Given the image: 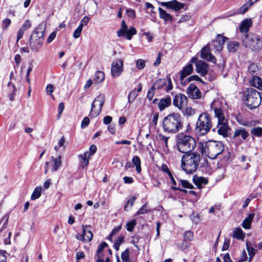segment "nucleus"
<instances>
[{"label": "nucleus", "mask_w": 262, "mask_h": 262, "mask_svg": "<svg viewBox=\"0 0 262 262\" xmlns=\"http://www.w3.org/2000/svg\"><path fill=\"white\" fill-rule=\"evenodd\" d=\"M254 213H250L248 214V216L243 222V227L246 229H250L251 227V224L254 218Z\"/></svg>", "instance_id": "bb28decb"}, {"label": "nucleus", "mask_w": 262, "mask_h": 262, "mask_svg": "<svg viewBox=\"0 0 262 262\" xmlns=\"http://www.w3.org/2000/svg\"><path fill=\"white\" fill-rule=\"evenodd\" d=\"M191 81H198L204 83L203 81L198 76L192 75L186 79V84Z\"/></svg>", "instance_id": "8fccbe9b"}, {"label": "nucleus", "mask_w": 262, "mask_h": 262, "mask_svg": "<svg viewBox=\"0 0 262 262\" xmlns=\"http://www.w3.org/2000/svg\"><path fill=\"white\" fill-rule=\"evenodd\" d=\"M252 21L251 19H246L242 23L239 30L242 33H247L249 30L250 27L252 26Z\"/></svg>", "instance_id": "5701e85b"}, {"label": "nucleus", "mask_w": 262, "mask_h": 262, "mask_svg": "<svg viewBox=\"0 0 262 262\" xmlns=\"http://www.w3.org/2000/svg\"><path fill=\"white\" fill-rule=\"evenodd\" d=\"M249 8V6H247V4L243 5L238 10V12L240 14H244Z\"/></svg>", "instance_id": "680f3d73"}, {"label": "nucleus", "mask_w": 262, "mask_h": 262, "mask_svg": "<svg viewBox=\"0 0 262 262\" xmlns=\"http://www.w3.org/2000/svg\"><path fill=\"white\" fill-rule=\"evenodd\" d=\"M159 11L160 18L163 19L165 21H172L173 19L172 16L169 13H168L165 10L159 7Z\"/></svg>", "instance_id": "a878e982"}, {"label": "nucleus", "mask_w": 262, "mask_h": 262, "mask_svg": "<svg viewBox=\"0 0 262 262\" xmlns=\"http://www.w3.org/2000/svg\"><path fill=\"white\" fill-rule=\"evenodd\" d=\"M123 62L121 59H118L112 63L111 74L113 77L119 76L123 72Z\"/></svg>", "instance_id": "9b49d317"}, {"label": "nucleus", "mask_w": 262, "mask_h": 262, "mask_svg": "<svg viewBox=\"0 0 262 262\" xmlns=\"http://www.w3.org/2000/svg\"><path fill=\"white\" fill-rule=\"evenodd\" d=\"M195 110L192 108L191 107H188L186 108L185 112H184V115L186 116L187 117H190L192 116L195 114Z\"/></svg>", "instance_id": "de8ad7c7"}, {"label": "nucleus", "mask_w": 262, "mask_h": 262, "mask_svg": "<svg viewBox=\"0 0 262 262\" xmlns=\"http://www.w3.org/2000/svg\"><path fill=\"white\" fill-rule=\"evenodd\" d=\"M138 95V94L136 92V89L132 91L128 95V102L130 103L133 102Z\"/></svg>", "instance_id": "37998d69"}, {"label": "nucleus", "mask_w": 262, "mask_h": 262, "mask_svg": "<svg viewBox=\"0 0 262 262\" xmlns=\"http://www.w3.org/2000/svg\"><path fill=\"white\" fill-rule=\"evenodd\" d=\"M104 73L101 71H97L94 75L93 80L94 82L99 84L104 79Z\"/></svg>", "instance_id": "c85d7f7f"}, {"label": "nucleus", "mask_w": 262, "mask_h": 262, "mask_svg": "<svg viewBox=\"0 0 262 262\" xmlns=\"http://www.w3.org/2000/svg\"><path fill=\"white\" fill-rule=\"evenodd\" d=\"M252 84L255 87H257L262 90V79L257 76L253 77Z\"/></svg>", "instance_id": "e433bc0d"}, {"label": "nucleus", "mask_w": 262, "mask_h": 262, "mask_svg": "<svg viewBox=\"0 0 262 262\" xmlns=\"http://www.w3.org/2000/svg\"><path fill=\"white\" fill-rule=\"evenodd\" d=\"M148 211L147 205L145 204L143 205L141 208L136 212V215H139L143 214Z\"/></svg>", "instance_id": "5fc2aeb1"}, {"label": "nucleus", "mask_w": 262, "mask_h": 262, "mask_svg": "<svg viewBox=\"0 0 262 262\" xmlns=\"http://www.w3.org/2000/svg\"><path fill=\"white\" fill-rule=\"evenodd\" d=\"M259 38L256 35L253 34H245L242 37L243 45L247 48H249L252 50H259L260 48L258 46Z\"/></svg>", "instance_id": "6e6552de"}, {"label": "nucleus", "mask_w": 262, "mask_h": 262, "mask_svg": "<svg viewBox=\"0 0 262 262\" xmlns=\"http://www.w3.org/2000/svg\"><path fill=\"white\" fill-rule=\"evenodd\" d=\"M80 158L82 159V161H81V167L82 168H84L88 165L89 163V160L84 157Z\"/></svg>", "instance_id": "69168bd1"}, {"label": "nucleus", "mask_w": 262, "mask_h": 262, "mask_svg": "<svg viewBox=\"0 0 262 262\" xmlns=\"http://www.w3.org/2000/svg\"><path fill=\"white\" fill-rule=\"evenodd\" d=\"M193 237V232L191 231H187L184 234V241H190L192 240Z\"/></svg>", "instance_id": "09e8293b"}, {"label": "nucleus", "mask_w": 262, "mask_h": 262, "mask_svg": "<svg viewBox=\"0 0 262 262\" xmlns=\"http://www.w3.org/2000/svg\"><path fill=\"white\" fill-rule=\"evenodd\" d=\"M155 90L152 88V86L148 90L147 94V98L148 99V100H151L152 99L155 93Z\"/></svg>", "instance_id": "052dcab7"}, {"label": "nucleus", "mask_w": 262, "mask_h": 262, "mask_svg": "<svg viewBox=\"0 0 262 262\" xmlns=\"http://www.w3.org/2000/svg\"><path fill=\"white\" fill-rule=\"evenodd\" d=\"M233 237L238 239H243L245 234L241 228H236L233 232Z\"/></svg>", "instance_id": "f704fd0d"}, {"label": "nucleus", "mask_w": 262, "mask_h": 262, "mask_svg": "<svg viewBox=\"0 0 262 262\" xmlns=\"http://www.w3.org/2000/svg\"><path fill=\"white\" fill-rule=\"evenodd\" d=\"M45 28L39 25L33 31L30 38L29 46L32 52H37L41 48L43 41Z\"/></svg>", "instance_id": "39448f33"}, {"label": "nucleus", "mask_w": 262, "mask_h": 262, "mask_svg": "<svg viewBox=\"0 0 262 262\" xmlns=\"http://www.w3.org/2000/svg\"><path fill=\"white\" fill-rule=\"evenodd\" d=\"M90 123V119L88 117H85L82 120L81 124V127L84 128L88 126Z\"/></svg>", "instance_id": "4d7b16f0"}, {"label": "nucleus", "mask_w": 262, "mask_h": 262, "mask_svg": "<svg viewBox=\"0 0 262 262\" xmlns=\"http://www.w3.org/2000/svg\"><path fill=\"white\" fill-rule=\"evenodd\" d=\"M217 133L219 135L223 136L224 137L228 136L229 131L230 128L228 125L227 120L219 122L217 126Z\"/></svg>", "instance_id": "f3484780"}, {"label": "nucleus", "mask_w": 262, "mask_h": 262, "mask_svg": "<svg viewBox=\"0 0 262 262\" xmlns=\"http://www.w3.org/2000/svg\"><path fill=\"white\" fill-rule=\"evenodd\" d=\"M31 27V23L29 20H26L21 27L20 28L22 30L26 31L29 29Z\"/></svg>", "instance_id": "bf43d9fd"}, {"label": "nucleus", "mask_w": 262, "mask_h": 262, "mask_svg": "<svg viewBox=\"0 0 262 262\" xmlns=\"http://www.w3.org/2000/svg\"><path fill=\"white\" fill-rule=\"evenodd\" d=\"M208 66L204 61L198 60L196 63V71L201 76H205L208 72Z\"/></svg>", "instance_id": "6ab92c4d"}, {"label": "nucleus", "mask_w": 262, "mask_h": 262, "mask_svg": "<svg viewBox=\"0 0 262 262\" xmlns=\"http://www.w3.org/2000/svg\"><path fill=\"white\" fill-rule=\"evenodd\" d=\"M122 262H129V250L127 248L124 252H123L121 255Z\"/></svg>", "instance_id": "c03bdc74"}, {"label": "nucleus", "mask_w": 262, "mask_h": 262, "mask_svg": "<svg viewBox=\"0 0 262 262\" xmlns=\"http://www.w3.org/2000/svg\"><path fill=\"white\" fill-rule=\"evenodd\" d=\"M251 134L256 137H260L262 136V127H256L253 128L251 130Z\"/></svg>", "instance_id": "79ce46f5"}, {"label": "nucleus", "mask_w": 262, "mask_h": 262, "mask_svg": "<svg viewBox=\"0 0 262 262\" xmlns=\"http://www.w3.org/2000/svg\"><path fill=\"white\" fill-rule=\"evenodd\" d=\"M239 47V43L237 41H230L228 43V49L230 52H235Z\"/></svg>", "instance_id": "c9c22d12"}, {"label": "nucleus", "mask_w": 262, "mask_h": 262, "mask_svg": "<svg viewBox=\"0 0 262 262\" xmlns=\"http://www.w3.org/2000/svg\"><path fill=\"white\" fill-rule=\"evenodd\" d=\"M193 182L199 188H201L208 183V180L202 177L193 176Z\"/></svg>", "instance_id": "b1692460"}, {"label": "nucleus", "mask_w": 262, "mask_h": 262, "mask_svg": "<svg viewBox=\"0 0 262 262\" xmlns=\"http://www.w3.org/2000/svg\"><path fill=\"white\" fill-rule=\"evenodd\" d=\"M91 227L90 225L82 226V232L86 242H91L93 237V234L91 231L89 229Z\"/></svg>", "instance_id": "4be33fe9"}, {"label": "nucleus", "mask_w": 262, "mask_h": 262, "mask_svg": "<svg viewBox=\"0 0 262 262\" xmlns=\"http://www.w3.org/2000/svg\"><path fill=\"white\" fill-rule=\"evenodd\" d=\"M166 84V80L165 79H159L155 81L152 86L155 90H159L162 88Z\"/></svg>", "instance_id": "7c9ffc66"}, {"label": "nucleus", "mask_w": 262, "mask_h": 262, "mask_svg": "<svg viewBox=\"0 0 262 262\" xmlns=\"http://www.w3.org/2000/svg\"><path fill=\"white\" fill-rule=\"evenodd\" d=\"M108 246V245L105 242L101 243L100 245H99L96 253V256H97V258H103V249L105 248H106Z\"/></svg>", "instance_id": "cd10ccee"}, {"label": "nucleus", "mask_w": 262, "mask_h": 262, "mask_svg": "<svg viewBox=\"0 0 262 262\" xmlns=\"http://www.w3.org/2000/svg\"><path fill=\"white\" fill-rule=\"evenodd\" d=\"M162 6L165 7L166 8L173 10L177 12L185 7V5L181 3L176 0L171 1L167 2H163Z\"/></svg>", "instance_id": "2eb2a0df"}, {"label": "nucleus", "mask_w": 262, "mask_h": 262, "mask_svg": "<svg viewBox=\"0 0 262 262\" xmlns=\"http://www.w3.org/2000/svg\"><path fill=\"white\" fill-rule=\"evenodd\" d=\"M127 29V26L125 24V22L124 20H123L121 22V28L117 31V34L118 37H121V36H123L125 31Z\"/></svg>", "instance_id": "4c0bfd02"}, {"label": "nucleus", "mask_w": 262, "mask_h": 262, "mask_svg": "<svg viewBox=\"0 0 262 262\" xmlns=\"http://www.w3.org/2000/svg\"><path fill=\"white\" fill-rule=\"evenodd\" d=\"M105 101V97L103 95H99L93 101L92 104L91 110L89 116L91 118H95L101 112Z\"/></svg>", "instance_id": "1a4fd4ad"}, {"label": "nucleus", "mask_w": 262, "mask_h": 262, "mask_svg": "<svg viewBox=\"0 0 262 262\" xmlns=\"http://www.w3.org/2000/svg\"><path fill=\"white\" fill-rule=\"evenodd\" d=\"M180 182L182 186L184 188L188 189H192L193 188V185L187 180H180Z\"/></svg>", "instance_id": "603ef678"}, {"label": "nucleus", "mask_w": 262, "mask_h": 262, "mask_svg": "<svg viewBox=\"0 0 262 262\" xmlns=\"http://www.w3.org/2000/svg\"><path fill=\"white\" fill-rule=\"evenodd\" d=\"M136 225V221L133 220L126 224V229L128 231L132 232Z\"/></svg>", "instance_id": "49530a36"}, {"label": "nucleus", "mask_w": 262, "mask_h": 262, "mask_svg": "<svg viewBox=\"0 0 262 262\" xmlns=\"http://www.w3.org/2000/svg\"><path fill=\"white\" fill-rule=\"evenodd\" d=\"M166 79L168 81V84L167 86H166V91L167 92H168V91L171 90L173 88V86L172 84L171 80L170 77L169 75H168L166 76Z\"/></svg>", "instance_id": "13d9d810"}, {"label": "nucleus", "mask_w": 262, "mask_h": 262, "mask_svg": "<svg viewBox=\"0 0 262 262\" xmlns=\"http://www.w3.org/2000/svg\"><path fill=\"white\" fill-rule=\"evenodd\" d=\"M41 187H37L35 188L31 195V199L32 200H36L40 197L41 195Z\"/></svg>", "instance_id": "a19ab883"}, {"label": "nucleus", "mask_w": 262, "mask_h": 262, "mask_svg": "<svg viewBox=\"0 0 262 262\" xmlns=\"http://www.w3.org/2000/svg\"><path fill=\"white\" fill-rule=\"evenodd\" d=\"M200 148L203 154H205L209 158L215 159L224 150V145L220 141H209L205 145L201 143Z\"/></svg>", "instance_id": "7ed1b4c3"}, {"label": "nucleus", "mask_w": 262, "mask_h": 262, "mask_svg": "<svg viewBox=\"0 0 262 262\" xmlns=\"http://www.w3.org/2000/svg\"><path fill=\"white\" fill-rule=\"evenodd\" d=\"M82 27L81 26H79L76 30L74 31L73 33V37L75 38H78L80 36L81 31L82 30Z\"/></svg>", "instance_id": "3c124183"}, {"label": "nucleus", "mask_w": 262, "mask_h": 262, "mask_svg": "<svg viewBox=\"0 0 262 262\" xmlns=\"http://www.w3.org/2000/svg\"><path fill=\"white\" fill-rule=\"evenodd\" d=\"M186 92L188 97L191 99H200L202 96L201 91L193 83H191L187 88Z\"/></svg>", "instance_id": "ddd939ff"}, {"label": "nucleus", "mask_w": 262, "mask_h": 262, "mask_svg": "<svg viewBox=\"0 0 262 262\" xmlns=\"http://www.w3.org/2000/svg\"><path fill=\"white\" fill-rule=\"evenodd\" d=\"M7 93L10 100L13 101L14 96L16 94V89L15 85L11 82H9L7 84Z\"/></svg>", "instance_id": "412c9836"}, {"label": "nucleus", "mask_w": 262, "mask_h": 262, "mask_svg": "<svg viewBox=\"0 0 262 262\" xmlns=\"http://www.w3.org/2000/svg\"><path fill=\"white\" fill-rule=\"evenodd\" d=\"M133 164L136 166V170L137 172L140 173L141 171V160L138 156H134L132 159Z\"/></svg>", "instance_id": "473e14b6"}, {"label": "nucleus", "mask_w": 262, "mask_h": 262, "mask_svg": "<svg viewBox=\"0 0 262 262\" xmlns=\"http://www.w3.org/2000/svg\"><path fill=\"white\" fill-rule=\"evenodd\" d=\"M246 249L249 256V261H250L256 253V250L251 246L249 242H246Z\"/></svg>", "instance_id": "2f4dec72"}, {"label": "nucleus", "mask_w": 262, "mask_h": 262, "mask_svg": "<svg viewBox=\"0 0 262 262\" xmlns=\"http://www.w3.org/2000/svg\"><path fill=\"white\" fill-rule=\"evenodd\" d=\"M124 242V236L123 235H120L118 237V238L116 239L115 243L120 246Z\"/></svg>", "instance_id": "774afa93"}, {"label": "nucleus", "mask_w": 262, "mask_h": 262, "mask_svg": "<svg viewBox=\"0 0 262 262\" xmlns=\"http://www.w3.org/2000/svg\"><path fill=\"white\" fill-rule=\"evenodd\" d=\"M249 136V134L246 129L240 127L235 129L232 139L237 145H239L243 141L246 140Z\"/></svg>", "instance_id": "9d476101"}, {"label": "nucleus", "mask_w": 262, "mask_h": 262, "mask_svg": "<svg viewBox=\"0 0 262 262\" xmlns=\"http://www.w3.org/2000/svg\"><path fill=\"white\" fill-rule=\"evenodd\" d=\"M8 219V214H5L0 221V232L6 228Z\"/></svg>", "instance_id": "58836bf2"}, {"label": "nucleus", "mask_w": 262, "mask_h": 262, "mask_svg": "<svg viewBox=\"0 0 262 262\" xmlns=\"http://www.w3.org/2000/svg\"><path fill=\"white\" fill-rule=\"evenodd\" d=\"M90 20V18L88 16H84L80 21V25L79 26H81V27H83V26L86 25Z\"/></svg>", "instance_id": "338daca9"}, {"label": "nucleus", "mask_w": 262, "mask_h": 262, "mask_svg": "<svg viewBox=\"0 0 262 262\" xmlns=\"http://www.w3.org/2000/svg\"><path fill=\"white\" fill-rule=\"evenodd\" d=\"M187 102L186 96L182 94L176 95L173 99V104L179 108H181L183 105L186 104Z\"/></svg>", "instance_id": "a211bd4d"}, {"label": "nucleus", "mask_w": 262, "mask_h": 262, "mask_svg": "<svg viewBox=\"0 0 262 262\" xmlns=\"http://www.w3.org/2000/svg\"><path fill=\"white\" fill-rule=\"evenodd\" d=\"M46 91L48 95H51L52 93L54 92L53 85L51 84H48L46 86Z\"/></svg>", "instance_id": "e2e57ef3"}, {"label": "nucleus", "mask_w": 262, "mask_h": 262, "mask_svg": "<svg viewBox=\"0 0 262 262\" xmlns=\"http://www.w3.org/2000/svg\"><path fill=\"white\" fill-rule=\"evenodd\" d=\"M227 37L222 36L221 35H217L215 39L212 40L211 43L209 45L210 47H211L212 49L215 50L216 51H221L223 47V45L225 43Z\"/></svg>", "instance_id": "f8f14e48"}, {"label": "nucleus", "mask_w": 262, "mask_h": 262, "mask_svg": "<svg viewBox=\"0 0 262 262\" xmlns=\"http://www.w3.org/2000/svg\"><path fill=\"white\" fill-rule=\"evenodd\" d=\"M145 61L143 59H139L136 61V67L139 70H142L145 67Z\"/></svg>", "instance_id": "6e6d98bb"}, {"label": "nucleus", "mask_w": 262, "mask_h": 262, "mask_svg": "<svg viewBox=\"0 0 262 262\" xmlns=\"http://www.w3.org/2000/svg\"><path fill=\"white\" fill-rule=\"evenodd\" d=\"M61 156L59 155L57 157L54 158V157H51V160L52 162H53V165L52 166V168L51 170L52 172H55L57 171L58 168L61 166Z\"/></svg>", "instance_id": "393cba45"}, {"label": "nucleus", "mask_w": 262, "mask_h": 262, "mask_svg": "<svg viewBox=\"0 0 262 262\" xmlns=\"http://www.w3.org/2000/svg\"><path fill=\"white\" fill-rule=\"evenodd\" d=\"M196 145L194 139L189 135L180 133L177 136V146L179 151L184 154L190 153Z\"/></svg>", "instance_id": "20e7f679"}, {"label": "nucleus", "mask_w": 262, "mask_h": 262, "mask_svg": "<svg viewBox=\"0 0 262 262\" xmlns=\"http://www.w3.org/2000/svg\"><path fill=\"white\" fill-rule=\"evenodd\" d=\"M11 24V20L9 18L5 19L2 22V27L4 29H6Z\"/></svg>", "instance_id": "0e129e2a"}, {"label": "nucleus", "mask_w": 262, "mask_h": 262, "mask_svg": "<svg viewBox=\"0 0 262 262\" xmlns=\"http://www.w3.org/2000/svg\"><path fill=\"white\" fill-rule=\"evenodd\" d=\"M261 98L258 92L253 88L247 90L245 103L250 108H254L259 106Z\"/></svg>", "instance_id": "0eeeda50"}, {"label": "nucleus", "mask_w": 262, "mask_h": 262, "mask_svg": "<svg viewBox=\"0 0 262 262\" xmlns=\"http://www.w3.org/2000/svg\"><path fill=\"white\" fill-rule=\"evenodd\" d=\"M193 71V67L191 63H189L188 65L184 67L182 70L180 72V80L181 83L182 85L186 84V79L185 77L188 75L191 74Z\"/></svg>", "instance_id": "dca6fc26"}, {"label": "nucleus", "mask_w": 262, "mask_h": 262, "mask_svg": "<svg viewBox=\"0 0 262 262\" xmlns=\"http://www.w3.org/2000/svg\"><path fill=\"white\" fill-rule=\"evenodd\" d=\"M183 127V121L179 113H172L164 118L163 130L167 133L176 134Z\"/></svg>", "instance_id": "f257e3e1"}, {"label": "nucleus", "mask_w": 262, "mask_h": 262, "mask_svg": "<svg viewBox=\"0 0 262 262\" xmlns=\"http://www.w3.org/2000/svg\"><path fill=\"white\" fill-rule=\"evenodd\" d=\"M168 176L171 180V182L172 183V184H173V186H172L171 188L172 190H180L181 191H182V192H187V191L185 189H181V188H179L178 187H176V186L177 185V183H176V181H175L172 174V173L170 172V173H169L168 174Z\"/></svg>", "instance_id": "ea45409f"}, {"label": "nucleus", "mask_w": 262, "mask_h": 262, "mask_svg": "<svg viewBox=\"0 0 262 262\" xmlns=\"http://www.w3.org/2000/svg\"><path fill=\"white\" fill-rule=\"evenodd\" d=\"M214 112L215 116L218 119V122L227 120L224 116L223 111L221 108H214Z\"/></svg>", "instance_id": "c756f323"}, {"label": "nucleus", "mask_w": 262, "mask_h": 262, "mask_svg": "<svg viewBox=\"0 0 262 262\" xmlns=\"http://www.w3.org/2000/svg\"><path fill=\"white\" fill-rule=\"evenodd\" d=\"M237 121L242 125L250 127L252 126V123L249 121H244L243 119L239 118H236Z\"/></svg>", "instance_id": "864d4df0"}, {"label": "nucleus", "mask_w": 262, "mask_h": 262, "mask_svg": "<svg viewBox=\"0 0 262 262\" xmlns=\"http://www.w3.org/2000/svg\"><path fill=\"white\" fill-rule=\"evenodd\" d=\"M171 99L170 96H168L161 99L158 104L159 110L160 111L164 110L171 104Z\"/></svg>", "instance_id": "aec40b11"}, {"label": "nucleus", "mask_w": 262, "mask_h": 262, "mask_svg": "<svg viewBox=\"0 0 262 262\" xmlns=\"http://www.w3.org/2000/svg\"><path fill=\"white\" fill-rule=\"evenodd\" d=\"M212 127L211 118L207 113H201L198 119L195 132L199 136H204L208 133Z\"/></svg>", "instance_id": "423d86ee"}, {"label": "nucleus", "mask_w": 262, "mask_h": 262, "mask_svg": "<svg viewBox=\"0 0 262 262\" xmlns=\"http://www.w3.org/2000/svg\"><path fill=\"white\" fill-rule=\"evenodd\" d=\"M181 167L187 174L194 173L198 168L200 163V155L196 152L184 154L181 159Z\"/></svg>", "instance_id": "f03ea898"}, {"label": "nucleus", "mask_w": 262, "mask_h": 262, "mask_svg": "<svg viewBox=\"0 0 262 262\" xmlns=\"http://www.w3.org/2000/svg\"><path fill=\"white\" fill-rule=\"evenodd\" d=\"M137 34V31L134 27H131L129 29L125 31L124 34L122 37H126L128 40H130L133 35Z\"/></svg>", "instance_id": "72a5a7b5"}, {"label": "nucleus", "mask_w": 262, "mask_h": 262, "mask_svg": "<svg viewBox=\"0 0 262 262\" xmlns=\"http://www.w3.org/2000/svg\"><path fill=\"white\" fill-rule=\"evenodd\" d=\"M210 47L209 45H206L201 50V57L208 61L215 63L216 59L214 56L210 53Z\"/></svg>", "instance_id": "4468645a"}, {"label": "nucleus", "mask_w": 262, "mask_h": 262, "mask_svg": "<svg viewBox=\"0 0 262 262\" xmlns=\"http://www.w3.org/2000/svg\"><path fill=\"white\" fill-rule=\"evenodd\" d=\"M258 71V68L257 65L255 63H251L249 65L248 69V71L251 75L256 73Z\"/></svg>", "instance_id": "a18cd8bd"}]
</instances>
